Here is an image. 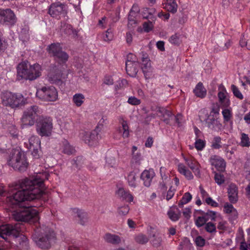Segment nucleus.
<instances>
[{"label": "nucleus", "instance_id": "22", "mask_svg": "<svg viewBox=\"0 0 250 250\" xmlns=\"http://www.w3.org/2000/svg\"><path fill=\"white\" fill-rule=\"evenodd\" d=\"M228 193L229 201L231 203H235L238 200V188L234 184L229 185Z\"/></svg>", "mask_w": 250, "mask_h": 250}, {"label": "nucleus", "instance_id": "4", "mask_svg": "<svg viewBox=\"0 0 250 250\" xmlns=\"http://www.w3.org/2000/svg\"><path fill=\"white\" fill-rule=\"evenodd\" d=\"M55 60L60 64H62V67L59 69L55 67L49 72L48 74L49 81L54 83L59 84L61 82V79L62 78L63 72L65 68L63 67L66 62L69 58L68 54L62 49L54 57Z\"/></svg>", "mask_w": 250, "mask_h": 250}, {"label": "nucleus", "instance_id": "15", "mask_svg": "<svg viewBox=\"0 0 250 250\" xmlns=\"http://www.w3.org/2000/svg\"><path fill=\"white\" fill-rule=\"evenodd\" d=\"M218 97L219 103L222 107H228L230 105V101L227 90L223 84L218 86Z\"/></svg>", "mask_w": 250, "mask_h": 250}, {"label": "nucleus", "instance_id": "8", "mask_svg": "<svg viewBox=\"0 0 250 250\" xmlns=\"http://www.w3.org/2000/svg\"><path fill=\"white\" fill-rule=\"evenodd\" d=\"M37 96L40 99L47 102H54L58 99V91L51 85H45L37 89Z\"/></svg>", "mask_w": 250, "mask_h": 250}, {"label": "nucleus", "instance_id": "41", "mask_svg": "<svg viewBox=\"0 0 250 250\" xmlns=\"http://www.w3.org/2000/svg\"><path fill=\"white\" fill-rule=\"evenodd\" d=\"M191 199L192 195L190 194V193L189 192H186L184 194L181 200L180 201L179 203V206L180 207H182L183 205L188 203L191 200Z\"/></svg>", "mask_w": 250, "mask_h": 250}, {"label": "nucleus", "instance_id": "38", "mask_svg": "<svg viewBox=\"0 0 250 250\" xmlns=\"http://www.w3.org/2000/svg\"><path fill=\"white\" fill-rule=\"evenodd\" d=\"M220 106L218 104H213L210 112L208 116L219 117Z\"/></svg>", "mask_w": 250, "mask_h": 250}, {"label": "nucleus", "instance_id": "17", "mask_svg": "<svg viewBox=\"0 0 250 250\" xmlns=\"http://www.w3.org/2000/svg\"><path fill=\"white\" fill-rule=\"evenodd\" d=\"M210 164L214 166L218 170L224 171L225 170L226 164L225 160L217 155H212L209 159Z\"/></svg>", "mask_w": 250, "mask_h": 250}, {"label": "nucleus", "instance_id": "53", "mask_svg": "<svg viewBox=\"0 0 250 250\" xmlns=\"http://www.w3.org/2000/svg\"><path fill=\"white\" fill-rule=\"evenodd\" d=\"M114 80L112 76L106 75L103 80V83L107 85H112L114 83Z\"/></svg>", "mask_w": 250, "mask_h": 250}, {"label": "nucleus", "instance_id": "48", "mask_svg": "<svg viewBox=\"0 0 250 250\" xmlns=\"http://www.w3.org/2000/svg\"><path fill=\"white\" fill-rule=\"evenodd\" d=\"M205 230L209 233L216 232V227L214 224L212 222H208L205 225Z\"/></svg>", "mask_w": 250, "mask_h": 250}, {"label": "nucleus", "instance_id": "26", "mask_svg": "<svg viewBox=\"0 0 250 250\" xmlns=\"http://www.w3.org/2000/svg\"><path fill=\"white\" fill-rule=\"evenodd\" d=\"M178 171L180 174L184 175L188 180L193 178L191 172L183 164L180 163L178 165Z\"/></svg>", "mask_w": 250, "mask_h": 250}, {"label": "nucleus", "instance_id": "60", "mask_svg": "<svg viewBox=\"0 0 250 250\" xmlns=\"http://www.w3.org/2000/svg\"><path fill=\"white\" fill-rule=\"evenodd\" d=\"M20 38L23 42H27L29 39V35L25 30H22L20 35Z\"/></svg>", "mask_w": 250, "mask_h": 250}, {"label": "nucleus", "instance_id": "21", "mask_svg": "<svg viewBox=\"0 0 250 250\" xmlns=\"http://www.w3.org/2000/svg\"><path fill=\"white\" fill-rule=\"evenodd\" d=\"M72 212L75 217L79 218V223L84 225L87 221V214L85 211L79 208H73Z\"/></svg>", "mask_w": 250, "mask_h": 250}, {"label": "nucleus", "instance_id": "18", "mask_svg": "<svg viewBox=\"0 0 250 250\" xmlns=\"http://www.w3.org/2000/svg\"><path fill=\"white\" fill-rule=\"evenodd\" d=\"M155 175V172L152 168L145 170L141 174V178L144 181V185L146 187H149L151 183L152 179Z\"/></svg>", "mask_w": 250, "mask_h": 250}, {"label": "nucleus", "instance_id": "19", "mask_svg": "<svg viewBox=\"0 0 250 250\" xmlns=\"http://www.w3.org/2000/svg\"><path fill=\"white\" fill-rule=\"evenodd\" d=\"M184 160L187 165L192 170L195 175L197 177L200 176V171L199 169V164L192 157H184Z\"/></svg>", "mask_w": 250, "mask_h": 250}, {"label": "nucleus", "instance_id": "10", "mask_svg": "<svg viewBox=\"0 0 250 250\" xmlns=\"http://www.w3.org/2000/svg\"><path fill=\"white\" fill-rule=\"evenodd\" d=\"M21 224L16 223L14 226L6 224L0 226V237L6 239L7 236L17 237L21 231Z\"/></svg>", "mask_w": 250, "mask_h": 250}, {"label": "nucleus", "instance_id": "3", "mask_svg": "<svg viewBox=\"0 0 250 250\" xmlns=\"http://www.w3.org/2000/svg\"><path fill=\"white\" fill-rule=\"evenodd\" d=\"M33 239L41 249H48L55 242V235L52 230L42 225L37 229Z\"/></svg>", "mask_w": 250, "mask_h": 250}, {"label": "nucleus", "instance_id": "55", "mask_svg": "<svg viewBox=\"0 0 250 250\" xmlns=\"http://www.w3.org/2000/svg\"><path fill=\"white\" fill-rule=\"evenodd\" d=\"M127 103L132 105H138L141 104V100L134 96L129 97Z\"/></svg>", "mask_w": 250, "mask_h": 250}, {"label": "nucleus", "instance_id": "56", "mask_svg": "<svg viewBox=\"0 0 250 250\" xmlns=\"http://www.w3.org/2000/svg\"><path fill=\"white\" fill-rule=\"evenodd\" d=\"M106 164L109 167H114L116 166V159L113 157H108L106 159Z\"/></svg>", "mask_w": 250, "mask_h": 250}, {"label": "nucleus", "instance_id": "47", "mask_svg": "<svg viewBox=\"0 0 250 250\" xmlns=\"http://www.w3.org/2000/svg\"><path fill=\"white\" fill-rule=\"evenodd\" d=\"M214 180L218 185L220 186L225 182V177L221 173L215 172Z\"/></svg>", "mask_w": 250, "mask_h": 250}, {"label": "nucleus", "instance_id": "35", "mask_svg": "<svg viewBox=\"0 0 250 250\" xmlns=\"http://www.w3.org/2000/svg\"><path fill=\"white\" fill-rule=\"evenodd\" d=\"M179 250H193V248L189 240L187 238H185L184 241L179 246Z\"/></svg>", "mask_w": 250, "mask_h": 250}, {"label": "nucleus", "instance_id": "42", "mask_svg": "<svg viewBox=\"0 0 250 250\" xmlns=\"http://www.w3.org/2000/svg\"><path fill=\"white\" fill-rule=\"evenodd\" d=\"M153 238L151 239V243L153 247L159 248L162 245V239L161 236L158 235H153Z\"/></svg>", "mask_w": 250, "mask_h": 250}, {"label": "nucleus", "instance_id": "29", "mask_svg": "<svg viewBox=\"0 0 250 250\" xmlns=\"http://www.w3.org/2000/svg\"><path fill=\"white\" fill-rule=\"evenodd\" d=\"M62 49V47L59 43H53L47 47V51L50 54L55 57Z\"/></svg>", "mask_w": 250, "mask_h": 250}, {"label": "nucleus", "instance_id": "32", "mask_svg": "<svg viewBox=\"0 0 250 250\" xmlns=\"http://www.w3.org/2000/svg\"><path fill=\"white\" fill-rule=\"evenodd\" d=\"M137 176L134 171L130 172L127 176V180L129 186L135 188L137 185Z\"/></svg>", "mask_w": 250, "mask_h": 250}, {"label": "nucleus", "instance_id": "25", "mask_svg": "<svg viewBox=\"0 0 250 250\" xmlns=\"http://www.w3.org/2000/svg\"><path fill=\"white\" fill-rule=\"evenodd\" d=\"M116 193L118 196L125 200L127 202H131L133 201V197L132 195L129 191L126 190L123 188H120L116 191Z\"/></svg>", "mask_w": 250, "mask_h": 250}, {"label": "nucleus", "instance_id": "16", "mask_svg": "<svg viewBox=\"0 0 250 250\" xmlns=\"http://www.w3.org/2000/svg\"><path fill=\"white\" fill-rule=\"evenodd\" d=\"M141 68L146 79L151 78L153 76V69L151 65L150 61L147 57L142 58Z\"/></svg>", "mask_w": 250, "mask_h": 250}, {"label": "nucleus", "instance_id": "12", "mask_svg": "<svg viewBox=\"0 0 250 250\" xmlns=\"http://www.w3.org/2000/svg\"><path fill=\"white\" fill-rule=\"evenodd\" d=\"M100 131V127L97 126L91 132L82 131L80 133V138L89 146H93L101 138V136L99 135L98 133Z\"/></svg>", "mask_w": 250, "mask_h": 250}, {"label": "nucleus", "instance_id": "5", "mask_svg": "<svg viewBox=\"0 0 250 250\" xmlns=\"http://www.w3.org/2000/svg\"><path fill=\"white\" fill-rule=\"evenodd\" d=\"M8 164L14 169L20 171H25L28 163L24 152L19 149H13L8 159Z\"/></svg>", "mask_w": 250, "mask_h": 250}, {"label": "nucleus", "instance_id": "63", "mask_svg": "<svg viewBox=\"0 0 250 250\" xmlns=\"http://www.w3.org/2000/svg\"><path fill=\"white\" fill-rule=\"evenodd\" d=\"M169 41L172 44H178L180 42L179 37L177 34L173 35L170 37Z\"/></svg>", "mask_w": 250, "mask_h": 250}, {"label": "nucleus", "instance_id": "62", "mask_svg": "<svg viewBox=\"0 0 250 250\" xmlns=\"http://www.w3.org/2000/svg\"><path fill=\"white\" fill-rule=\"evenodd\" d=\"M175 190L176 189L172 186L169 188L166 196V199L167 201L169 200L173 197Z\"/></svg>", "mask_w": 250, "mask_h": 250}, {"label": "nucleus", "instance_id": "28", "mask_svg": "<svg viewBox=\"0 0 250 250\" xmlns=\"http://www.w3.org/2000/svg\"><path fill=\"white\" fill-rule=\"evenodd\" d=\"M85 96L82 93L75 94L72 97V102L77 107H80L84 102Z\"/></svg>", "mask_w": 250, "mask_h": 250}, {"label": "nucleus", "instance_id": "1", "mask_svg": "<svg viewBox=\"0 0 250 250\" xmlns=\"http://www.w3.org/2000/svg\"><path fill=\"white\" fill-rule=\"evenodd\" d=\"M46 172L37 173L29 178L19 182L15 189L21 190L14 193L7 198L8 205L19 208L13 212V217L17 221L36 222L39 220L38 211L33 208L34 205L26 206L25 202L40 199L44 194L43 181L48 179Z\"/></svg>", "mask_w": 250, "mask_h": 250}, {"label": "nucleus", "instance_id": "49", "mask_svg": "<svg viewBox=\"0 0 250 250\" xmlns=\"http://www.w3.org/2000/svg\"><path fill=\"white\" fill-rule=\"evenodd\" d=\"M121 124L123 130V137L124 138H127L128 137L129 134V127L127 122L125 120H123Z\"/></svg>", "mask_w": 250, "mask_h": 250}, {"label": "nucleus", "instance_id": "40", "mask_svg": "<svg viewBox=\"0 0 250 250\" xmlns=\"http://www.w3.org/2000/svg\"><path fill=\"white\" fill-rule=\"evenodd\" d=\"M162 181L159 183V188L161 190H165L167 189L166 185L170 182V178L166 174H164V176H162Z\"/></svg>", "mask_w": 250, "mask_h": 250}, {"label": "nucleus", "instance_id": "2", "mask_svg": "<svg viewBox=\"0 0 250 250\" xmlns=\"http://www.w3.org/2000/svg\"><path fill=\"white\" fill-rule=\"evenodd\" d=\"M42 68L38 63L30 64L28 61L20 62L17 67V79L20 80L32 81L42 75Z\"/></svg>", "mask_w": 250, "mask_h": 250}, {"label": "nucleus", "instance_id": "61", "mask_svg": "<svg viewBox=\"0 0 250 250\" xmlns=\"http://www.w3.org/2000/svg\"><path fill=\"white\" fill-rule=\"evenodd\" d=\"M129 210V207L128 206H124L119 208L118 212L121 215H125L128 213Z\"/></svg>", "mask_w": 250, "mask_h": 250}, {"label": "nucleus", "instance_id": "33", "mask_svg": "<svg viewBox=\"0 0 250 250\" xmlns=\"http://www.w3.org/2000/svg\"><path fill=\"white\" fill-rule=\"evenodd\" d=\"M206 217V218H208V220L210 219L211 221H217L219 218H220V215L217 214L216 212L208 210L206 212L204 213Z\"/></svg>", "mask_w": 250, "mask_h": 250}, {"label": "nucleus", "instance_id": "23", "mask_svg": "<svg viewBox=\"0 0 250 250\" xmlns=\"http://www.w3.org/2000/svg\"><path fill=\"white\" fill-rule=\"evenodd\" d=\"M24 144L27 146L28 149L32 150V148L40 147L41 141L38 137L36 136H32L29 138L27 142H25Z\"/></svg>", "mask_w": 250, "mask_h": 250}, {"label": "nucleus", "instance_id": "57", "mask_svg": "<svg viewBox=\"0 0 250 250\" xmlns=\"http://www.w3.org/2000/svg\"><path fill=\"white\" fill-rule=\"evenodd\" d=\"M217 221H218L217 229L222 230H226L227 228V222L223 220L221 217Z\"/></svg>", "mask_w": 250, "mask_h": 250}, {"label": "nucleus", "instance_id": "51", "mask_svg": "<svg viewBox=\"0 0 250 250\" xmlns=\"http://www.w3.org/2000/svg\"><path fill=\"white\" fill-rule=\"evenodd\" d=\"M221 139L220 137L217 136L213 138L212 142L211 147L214 149H219L221 147Z\"/></svg>", "mask_w": 250, "mask_h": 250}, {"label": "nucleus", "instance_id": "13", "mask_svg": "<svg viewBox=\"0 0 250 250\" xmlns=\"http://www.w3.org/2000/svg\"><path fill=\"white\" fill-rule=\"evenodd\" d=\"M67 12V7L66 5L60 2L52 3L49 7L48 13L53 18H57L61 15L65 16Z\"/></svg>", "mask_w": 250, "mask_h": 250}, {"label": "nucleus", "instance_id": "24", "mask_svg": "<svg viewBox=\"0 0 250 250\" xmlns=\"http://www.w3.org/2000/svg\"><path fill=\"white\" fill-rule=\"evenodd\" d=\"M60 150L61 152L67 155L72 154L75 151L73 147L69 145L66 140L62 141L60 144Z\"/></svg>", "mask_w": 250, "mask_h": 250}, {"label": "nucleus", "instance_id": "27", "mask_svg": "<svg viewBox=\"0 0 250 250\" xmlns=\"http://www.w3.org/2000/svg\"><path fill=\"white\" fill-rule=\"evenodd\" d=\"M193 92L197 97L201 98H204L207 95V90L201 82L198 83L196 85Z\"/></svg>", "mask_w": 250, "mask_h": 250}, {"label": "nucleus", "instance_id": "14", "mask_svg": "<svg viewBox=\"0 0 250 250\" xmlns=\"http://www.w3.org/2000/svg\"><path fill=\"white\" fill-rule=\"evenodd\" d=\"M17 21V18L13 11L10 9H0V24L13 26Z\"/></svg>", "mask_w": 250, "mask_h": 250}, {"label": "nucleus", "instance_id": "54", "mask_svg": "<svg viewBox=\"0 0 250 250\" xmlns=\"http://www.w3.org/2000/svg\"><path fill=\"white\" fill-rule=\"evenodd\" d=\"M167 214L169 218L173 221L178 220L180 217V213L179 212L176 213L173 210H170L168 211Z\"/></svg>", "mask_w": 250, "mask_h": 250}, {"label": "nucleus", "instance_id": "58", "mask_svg": "<svg viewBox=\"0 0 250 250\" xmlns=\"http://www.w3.org/2000/svg\"><path fill=\"white\" fill-rule=\"evenodd\" d=\"M130 62L132 63L139 62L136 55L132 53H129L126 56V61L125 62Z\"/></svg>", "mask_w": 250, "mask_h": 250}, {"label": "nucleus", "instance_id": "31", "mask_svg": "<svg viewBox=\"0 0 250 250\" xmlns=\"http://www.w3.org/2000/svg\"><path fill=\"white\" fill-rule=\"evenodd\" d=\"M177 4L174 0H167L165 6V8L166 10L173 13L177 11Z\"/></svg>", "mask_w": 250, "mask_h": 250}, {"label": "nucleus", "instance_id": "64", "mask_svg": "<svg viewBox=\"0 0 250 250\" xmlns=\"http://www.w3.org/2000/svg\"><path fill=\"white\" fill-rule=\"evenodd\" d=\"M8 129L9 133L12 137H17L18 136V130L15 126H10Z\"/></svg>", "mask_w": 250, "mask_h": 250}, {"label": "nucleus", "instance_id": "44", "mask_svg": "<svg viewBox=\"0 0 250 250\" xmlns=\"http://www.w3.org/2000/svg\"><path fill=\"white\" fill-rule=\"evenodd\" d=\"M103 40L105 42H108L112 40L113 39V31L111 28L108 29L105 33L103 34L102 37Z\"/></svg>", "mask_w": 250, "mask_h": 250}, {"label": "nucleus", "instance_id": "50", "mask_svg": "<svg viewBox=\"0 0 250 250\" xmlns=\"http://www.w3.org/2000/svg\"><path fill=\"white\" fill-rule=\"evenodd\" d=\"M174 118V115L172 113L168 110L165 115H164L163 117L162 118V120L167 124H168L170 123V121Z\"/></svg>", "mask_w": 250, "mask_h": 250}, {"label": "nucleus", "instance_id": "6", "mask_svg": "<svg viewBox=\"0 0 250 250\" xmlns=\"http://www.w3.org/2000/svg\"><path fill=\"white\" fill-rule=\"evenodd\" d=\"M1 100L3 105L12 108L23 105L26 103V99L21 94L8 91L2 93Z\"/></svg>", "mask_w": 250, "mask_h": 250}, {"label": "nucleus", "instance_id": "43", "mask_svg": "<svg viewBox=\"0 0 250 250\" xmlns=\"http://www.w3.org/2000/svg\"><path fill=\"white\" fill-rule=\"evenodd\" d=\"M194 145L197 150L201 151L205 147L206 141L199 138H195Z\"/></svg>", "mask_w": 250, "mask_h": 250}, {"label": "nucleus", "instance_id": "9", "mask_svg": "<svg viewBox=\"0 0 250 250\" xmlns=\"http://www.w3.org/2000/svg\"><path fill=\"white\" fill-rule=\"evenodd\" d=\"M52 129V119L48 117H42L37 125V133L41 136H49Z\"/></svg>", "mask_w": 250, "mask_h": 250}, {"label": "nucleus", "instance_id": "37", "mask_svg": "<svg viewBox=\"0 0 250 250\" xmlns=\"http://www.w3.org/2000/svg\"><path fill=\"white\" fill-rule=\"evenodd\" d=\"M137 16H135L130 14H128V28L131 29L134 28L137 24Z\"/></svg>", "mask_w": 250, "mask_h": 250}, {"label": "nucleus", "instance_id": "59", "mask_svg": "<svg viewBox=\"0 0 250 250\" xmlns=\"http://www.w3.org/2000/svg\"><path fill=\"white\" fill-rule=\"evenodd\" d=\"M195 243L198 247H203L205 244V240L201 236H198L195 239Z\"/></svg>", "mask_w": 250, "mask_h": 250}, {"label": "nucleus", "instance_id": "45", "mask_svg": "<svg viewBox=\"0 0 250 250\" xmlns=\"http://www.w3.org/2000/svg\"><path fill=\"white\" fill-rule=\"evenodd\" d=\"M241 145L247 147L250 146V138L248 135L244 133L241 134Z\"/></svg>", "mask_w": 250, "mask_h": 250}, {"label": "nucleus", "instance_id": "34", "mask_svg": "<svg viewBox=\"0 0 250 250\" xmlns=\"http://www.w3.org/2000/svg\"><path fill=\"white\" fill-rule=\"evenodd\" d=\"M208 220V218H206L204 213L203 216H198L196 218L195 221V225L198 228L201 227L205 226Z\"/></svg>", "mask_w": 250, "mask_h": 250}, {"label": "nucleus", "instance_id": "39", "mask_svg": "<svg viewBox=\"0 0 250 250\" xmlns=\"http://www.w3.org/2000/svg\"><path fill=\"white\" fill-rule=\"evenodd\" d=\"M224 211L227 213H231L234 216V218H236L237 216V213L236 209L233 208L232 205L227 204L224 206Z\"/></svg>", "mask_w": 250, "mask_h": 250}, {"label": "nucleus", "instance_id": "11", "mask_svg": "<svg viewBox=\"0 0 250 250\" xmlns=\"http://www.w3.org/2000/svg\"><path fill=\"white\" fill-rule=\"evenodd\" d=\"M200 113V118L204 119L206 126L208 128L214 131L221 130L222 125L219 121V117L207 116L206 118L204 119L203 114L208 115L207 110L205 109L201 110Z\"/></svg>", "mask_w": 250, "mask_h": 250}, {"label": "nucleus", "instance_id": "46", "mask_svg": "<svg viewBox=\"0 0 250 250\" xmlns=\"http://www.w3.org/2000/svg\"><path fill=\"white\" fill-rule=\"evenodd\" d=\"M231 89L233 92V95L236 98H238L240 100H242L243 99V95L242 93L240 91L238 88L234 84H232L231 85Z\"/></svg>", "mask_w": 250, "mask_h": 250}, {"label": "nucleus", "instance_id": "20", "mask_svg": "<svg viewBox=\"0 0 250 250\" xmlns=\"http://www.w3.org/2000/svg\"><path fill=\"white\" fill-rule=\"evenodd\" d=\"M139 63L125 62V69L127 74L131 77H135L139 70Z\"/></svg>", "mask_w": 250, "mask_h": 250}, {"label": "nucleus", "instance_id": "52", "mask_svg": "<svg viewBox=\"0 0 250 250\" xmlns=\"http://www.w3.org/2000/svg\"><path fill=\"white\" fill-rule=\"evenodd\" d=\"M224 121L228 122L232 117L231 111L228 109H225L222 112Z\"/></svg>", "mask_w": 250, "mask_h": 250}, {"label": "nucleus", "instance_id": "7", "mask_svg": "<svg viewBox=\"0 0 250 250\" xmlns=\"http://www.w3.org/2000/svg\"><path fill=\"white\" fill-rule=\"evenodd\" d=\"M42 113V110L38 106L33 105L27 108L23 112L21 118L22 127L32 126Z\"/></svg>", "mask_w": 250, "mask_h": 250}, {"label": "nucleus", "instance_id": "36", "mask_svg": "<svg viewBox=\"0 0 250 250\" xmlns=\"http://www.w3.org/2000/svg\"><path fill=\"white\" fill-rule=\"evenodd\" d=\"M135 240L139 244H145L148 241L149 239L146 235L140 233L135 236Z\"/></svg>", "mask_w": 250, "mask_h": 250}, {"label": "nucleus", "instance_id": "30", "mask_svg": "<svg viewBox=\"0 0 250 250\" xmlns=\"http://www.w3.org/2000/svg\"><path fill=\"white\" fill-rule=\"evenodd\" d=\"M105 241L112 244H118L121 242L120 238L116 235L107 233L104 236Z\"/></svg>", "mask_w": 250, "mask_h": 250}]
</instances>
